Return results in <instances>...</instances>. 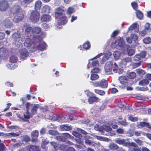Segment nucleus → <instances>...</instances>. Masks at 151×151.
I'll use <instances>...</instances> for the list:
<instances>
[{
	"label": "nucleus",
	"mask_w": 151,
	"mask_h": 151,
	"mask_svg": "<svg viewBox=\"0 0 151 151\" xmlns=\"http://www.w3.org/2000/svg\"><path fill=\"white\" fill-rule=\"evenodd\" d=\"M11 14L14 17L13 20L16 22H19L22 21L24 17L23 10L21 7L18 5H14L10 10Z\"/></svg>",
	"instance_id": "f257e3e1"
},
{
	"label": "nucleus",
	"mask_w": 151,
	"mask_h": 151,
	"mask_svg": "<svg viewBox=\"0 0 151 151\" xmlns=\"http://www.w3.org/2000/svg\"><path fill=\"white\" fill-rule=\"evenodd\" d=\"M39 42L37 36H33L32 39L29 38L26 39L24 44V46L27 47L31 48L29 51L33 52L36 51V44L38 43Z\"/></svg>",
	"instance_id": "f03ea898"
},
{
	"label": "nucleus",
	"mask_w": 151,
	"mask_h": 151,
	"mask_svg": "<svg viewBox=\"0 0 151 151\" xmlns=\"http://www.w3.org/2000/svg\"><path fill=\"white\" fill-rule=\"evenodd\" d=\"M40 16V14L38 12L32 10L29 14V19L32 22L36 23L39 21Z\"/></svg>",
	"instance_id": "7ed1b4c3"
},
{
	"label": "nucleus",
	"mask_w": 151,
	"mask_h": 151,
	"mask_svg": "<svg viewBox=\"0 0 151 151\" xmlns=\"http://www.w3.org/2000/svg\"><path fill=\"white\" fill-rule=\"evenodd\" d=\"M87 95L88 97V100L89 103L92 104L93 103L98 101L99 98L97 97L93 93L87 91Z\"/></svg>",
	"instance_id": "20e7f679"
},
{
	"label": "nucleus",
	"mask_w": 151,
	"mask_h": 151,
	"mask_svg": "<svg viewBox=\"0 0 151 151\" xmlns=\"http://www.w3.org/2000/svg\"><path fill=\"white\" fill-rule=\"evenodd\" d=\"M113 63L111 61L106 62L104 66L105 71L107 75H110L112 73Z\"/></svg>",
	"instance_id": "39448f33"
},
{
	"label": "nucleus",
	"mask_w": 151,
	"mask_h": 151,
	"mask_svg": "<svg viewBox=\"0 0 151 151\" xmlns=\"http://www.w3.org/2000/svg\"><path fill=\"white\" fill-rule=\"evenodd\" d=\"M65 9V8L63 6H59L58 8L56 9L55 12V16L56 18H60V16L65 15V14L63 13Z\"/></svg>",
	"instance_id": "423d86ee"
},
{
	"label": "nucleus",
	"mask_w": 151,
	"mask_h": 151,
	"mask_svg": "<svg viewBox=\"0 0 151 151\" xmlns=\"http://www.w3.org/2000/svg\"><path fill=\"white\" fill-rule=\"evenodd\" d=\"M95 86L101 87L103 88H106L108 87V82L107 81L104 79L95 82L94 84Z\"/></svg>",
	"instance_id": "0eeeda50"
},
{
	"label": "nucleus",
	"mask_w": 151,
	"mask_h": 151,
	"mask_svg": "<svg viewBox=\"0 0 151 151\" xmlns=\"http://www.w3.org/2000/svg\"><path fill=\"white\" fill-rule=\"evenodd\" d=\"M73 134L74 136L76 137L75 140L78 143L82 144L83 143V141L82 138V136L81 134L76 131L73 132Z\"/></svg>",
	"instance_id": "6e6552de"
},
{
	"label": "nucleus",
	"mask_w": 151,
	"mask_h": 151,
	"mask_svg": "<svg viewBox=\"0 0 151 151\" xmlns=\"http://www.w3.org/2000/svg\"><path fill=\"white\" fill-rule=\"evenodd\" d=\"M9 7L7 1L6 0H2L0 1V10L5 11Z\"/></svg>",
	"instance_id": "1a4fd4ad"
},
{
	"label": "nucleus",
	"mask_w": 151,
	"mask_h": 151,
	"mask_svg": "<svg viewBox=\"0 0 151 151\" xmlns=\"http://www.w3.org/2000/svg\"><path fill=\"white\" fill-rule=\"evenodd\" d=\"M38 43L36 44V50L37 49L40 51H43L46 49L47 45L44 42H40V40Z\"/></svg>",
	"instance_id": "9d476101"
},
{
	"label": "nucleus",
	"mask_w": 151,
	"mask_h": 151,
	"mask_svg": "<svg viewBox=\"0 0 151 151\" xmlns=\"http://www.w3.org/2000/svg\"><path fill=\"white\" fill-rule=\"evenodd\" d=\"M119 79L124 87H126L128 86L129 80L127 76H121L119 77Z\"/></svg>",
	"instance_id": "9b49d317"
},
{
	"label": "nucleus",
	"mask_w": 151,
	"mask_h": 151,
	"mask_svg": "<svg viewBox=\"0 0 151 151\" xmlns=\"http://www.w3.org/2000/svg\"><path fill=\"white\" fill-rule=\"evenodd\" d=\"M137 127L138 128L141 129L146 127L151 130V124L149 123L144 122H142L139 123H137Z\"/></svg>",
	"instance_id": "f8f14e48"
},
{
	"label": "nucleus",
	"mask_w": 151,
	"mask_h": 151,
	"mask_svg": "<svg viewBox=\"0 0 151 151\" xmlns=\"http://www.w3.org/2000/svg\"><path fill=\"white\" fill-rule=\"evenodd\" d=\"M33 28L30 26H27L25 30V35L28 37H30L33 34Z\"/></svg>",
	"instance_id": "ddd939ff"
},
{
	"label": "nucleus",
	"mask_w": 151,
	"mask_h": 151,
	"mask_svg": "<svg viewBox=\"0 0 151 151\" xmlns=\"http://www.w3.org/2000/svg\"><path fill=\"white\" fill-rule=\"evenodd\" d=\"M41 20L42 22H47L51 20V16L47 14H44L41 17Z\"/></svg>",
	"instance_id": "4468645a"
},
{
	"label": "nucleus",
	"mask_w": 151,
	"mask_h": 151,
	"mask_svg": "<svg viewBox=\"0 0 151 151\" xmlns=\"http://www.w3.org/2000/svg\"><path fill=\"white\" fill-rule=\"evenodd\" d=\"M29 55V52L25 48L22 49L20 54V57L22 59H25Z\"/></svg>",
	"instance_id": "2eb2a0df"
},
{
	"label": "nucleus",
	"mask_w": 151,
	"mask_h": 151,
	"mask_svg": "<svg viewBox=\"0 0 151 151\" xmlns=\"http://www.w3.org/2000/svg\"><path fill=\"white\" fill-rule=\"evenodd\" d=\"M91 47V45L90 42H86L84 43L83 45H80L78 47L80 48V50H88Z\"/></svg>",
	"instance_id": "dca6fc26"
},
{
	"label": "nucleus",
	"mask_w": 151,
	"mask_h": 151,
	"mask_svg": "<svg viewBox=\"0 0 151 151\" xmlns=\"http://www.w3.org/2000/svg\"><path fill=\"white\" fill-rule=\"evenodd\" d=\"M32 140L33 142L35 141L38 137L39 132L38 131L35 130L33 131L31 134Z\"/></svg>",
	"instance_id": "f3484780"
},
{
	"label": "nucleus",
	"mask_w": 151,
	"mask_h": 151,
	"mask_svg": "<svg viewBox=\"0 0 151 151\" xmlns=\"http://www.w3.org/2000/svg\"><path fill=\"white\" fill-rule=\"evenodd\" d=\"M50 7L47 5H45L42 8L41 13L43 14H49L50 13Z\"/></svg>",
	"instance_id": "a211bd4d"
},
{
	"label": "nucleus",
	"mask_w": 151,
	"mask_h": 151,
	"mask_svg": "<svg viewBox=\"0 0 151 151\" xmlns=\"http://www.w3.org/2000/svg\"><path fill=\"white\" fill-rule=\"evenodd\" d=\"M132 59L130 57H127L122 59L121 63L123 65H126L127 63L131 62Z\"/></svg>",
	"instance_id": "6ab92c4d"
},
{
	"label": "nucleus",
	"mask_w": 151,
	"mask_h": 151,
	"mask_svg": "<svg viewBox=\"0 0 151 151\" xmlns=\"http://www.w3.org/2000/svg\"><path fill=\"white\" fill-rule=\"evenodd\" d=\"M39 106V104H36L32 107L31 111V115L33 116L37 114Z\"/></svg>",
	"instance_id": "aec40b11"
},
{
	"label": "nucleus",
	"mask_w": 151,
	"mask_h": 151,
	"mask_svg": "<svg viewBox=\"0 0 151 151\" xmlns=\"http://www.w3.org/2000/svg\"><path fill=\"white\" fill-rule=\"evenodd\" d=\"M115 142L119 145H124L126 146V144L127 142L124 139H121V138H117L115 139Z\"/></svg>",
	"instance_id": "412c9836"
},
{
	"label": "nucleus",
	"mask_w": 151,
	"mask_h": 151,
	"mask_svg": "<svg viewBox=\"0 0 151 151\" xmlns=\"http://www.w3.org/2000/svg\"><path fill=\"white\" fill-rule=\"evenodd\" d=\"M60 17L57 18L60 19V23L61 24H64L67 22L68 19L65 15L62 16Z\"/></svg>",
	"instance_id": "4be33fe9"
},
{
	"label": "nucleus",
	"mask_w": 151,
	"mask_h": 151,
	"mask_svg": "<svg viewBox=\"0 0 151 151\" xmlns=\"http://www.w3.org/2000/svg\"><path fill=\"white\" fill-rule=\"evenodd\" d=\"M4 25L7 28H9L12 26V22L8 19H6L3 22Z\"/></svg>",
	"instance_id": "5701e85b"
},
{
	"label": "nucleus",
	"mask_w": 151,
	"mask_h": 151,
	"mask_svg": "<svg viewBox=\"0 0 151 151\" xmlns=\"http://www.w3.org/2000/svg\"><path fill=\"white\" fill-rule=\"evenodd\" d=\"M109 149L111 151L117 150L119 148V147L114 143L110 144L109 146Z\"/></svg>",
	"instance_id": "b1692460"
},
{
	"label": "nucleus",
	"mask_w": 151,
	"mask_h": 151,
	"mask_svg": "<svg viewBox=\"0 0 151 151\" xmlns=\"http://www.w3.org/2000/svg\"><path fill=\"white\" fill-rule=\"evenodd\" d=\"M136 76V74L135 72H132L127 74V77L128 79H132L135 78Z\"/></svg>",
	"instance_id": "393cba45"
},
{
	"label": "nucleus",
	"mask_w": 151,
	"mask_h": 151,
	"mask_svg": "<svg viewBox=\"0 0 151 151\" xmlns=\"http://www.w3.org/2000/svg\"><path fill=\"white\" fill-rule=\"evenodd\" d=\"M42 4V2L40 1H37L35 3V10L37 11V10L40 9Z\"/></svg>",
	"instance_id": "a878e982"
},
{
	"label": "nucleus",
	"mask_w": 151,
	"mask_h": 151,
	"mask_svg": "<svg viewBox=\"0 0 151 151\" xmlns=\"http://www.w3.org/2000/svg\"><path fill=\"white\" fill-rule=\"evenodd\" d=\"M5 137H9L18 136L20 135L19 133H16L14 132L7 133H5Z\"/></svg>",
	"instance_id": "bb28decb"
},
{
	"label": "nucleus",
	"mask_w": 151,
	"mask_h": 151,
	"mask_svg": "<svg viewBox=\"0 0 151 151\" xmlns=\"http://www.w3.org/2000/svg\"><path fill=\"white\" fill-rule=\"evenodd\" d=\"M94 91L96 93L102 96L104 95L106 93L105 91L99 89H95Z\"/></svg>",
	"instance_id": "cd10ccee"
},
{
	"label": "nucleus",
	"mask_w": 151,
	"mask_h": 151,
	"mask_svg": "<svg viewBox=\"0 0 151 151\" xmlns=\"http://www.w3.org/2000/svg\"><path fill=\"white\" fill-rule=\"evenodd\" d=\"M149 83V81L146 79L141 80L139 82V85L140 86H145L148 84Z\"/></svg>",
	"instance_id": "c85d7f7f"
},
{
	"label": "nucleus",
	"mask_w": 151,
	"mask_h": 151,
	"mask_svg": "<svg viewBox=\"0 0 151 151\" xmlns=\"http://www.w3.org/2000/svg\"><path fill=\"white\" fill-rule=\"evenodd\" d=\"M136 15L137 18L140 19H142L143 17V13L139 10L137 11Z\"/></svg>",
	"instance_id": "c756f323"
},
{
	"label": "nucleus",
	"mask_w": 151,
	"mask_h": 151,
	"mask_svg": "<svg viewBox=\"0 0 151 151\" xmlns=\"http://www.w3.org/2000/svg\"><path fill=\"white\" fill-rule=\"evenodd\" d=\"M29 151H41L39 147L33 145H31L29 148Z\"/></svg>",
	"instance_id": "7c9ffc66"
},
{
	"label": "nucleus",
	"mask_w": 151,
	"mask_h": 151,
	"mask_svg": "<svg viewBox=\"0 0 151 151\" xmlns=\"http://www.w3.org/2000/svg\"><path fill=\"white\" fill-rule=\"evenodd\" d=\"M143 42L146 44H150L151 43V38L149 37H146L143 39Z\"/></svg>",
	"instance_id": "2f4dec72"
},
{
	"label": "nucleus",
	"mask_w": 151,
	"mask_h": 151,
	"mask_svg": "<svg viewBox=\"0 0 151 151\" xmlns=\"http://www.w3.org/2000/svg\"><path fill=\"white\" fill-rule=\"evenodd\" d=\"M33 29V34H37L40 33L41 31V29L40 27H35Z\"/></svg>",
	"instance_id": "473e14b6"
},
{
	"label": "nucleus",
	"mask_w": 151,
	"mask_h": 151,
	"mask_svg": "<svg viewBox=\"0 0 151 151\" xmlns=\"http://www.w3.org/2000/svg\"><path fill=\"white\" fill-rule=\"evenodd\" d=\"M99 78V76L96 74L91 73V79L92 81H95Z\"/></svg>",
	"instance_id": "72a5a7b5"
},
{
	"label": "nucleus",
	"mask_w": 151,
	"mask_h": 151,
	"mask_svg": "<svg viewBox=\"0 0 151 151\" xmlns=\"http://www.w3.org/2000/svg\"><path fill=\"white\" fill-rule=\"evenodd\" d=\"M118 123L124 126L128 125L129 124L128 122H127L126 119H124V120L118 121Z\"/></svg>",
	"instance_id": "f704fd0d"
},
{
	"label": "nucleus",
	"mask_w": 151,
	"mask_h": 151,
	"mask_svg": "<svg viewBox=\"0 0 151 151\" xmlns=\"http://www.w3.org/2000/svg\"><path fill=\"white\" fill-rule=\"evenodd\" d=\"M137 23H134L132 24L128 28V30L129 31H132L137 28Z\"/></svg>",
	"instance_id": "c9c22d12"
},
{
	"label": "nucleus",
	"mask_w": 151,
	"mask_h": 151,
	"mask_svg": "<svg viewBox=\"0 0 151 151\" xmlns=\"http://www.w3.org/2000/svg\"><path fill=\"white\" fill-rule=\"evenodd\" d=\"M137 73L140 76H142L145 74V72L144 70L140 69L137 70Z\"/></svg>",
	"instance_id": "e433bc0d"
},
{
	"label": "nucleus",
	"mask_w": 151,
	"mask_h": 151,
	"mask_svg": "<svg viewBox=\"0 0 151 151\" xmlns=\"http://www.w3.org/2000/svg\"><path fill=\"white\" fill-rule=\"evenodd\" d=\"M112 70L115 73H117L119 67L118 65L116 63H114L113 65H112Z\"/></svg>",
	"instance_id": "4c0bfd02"
},
{
	"label": "nucleus",
	"mask_w": 151,
	"mask_h": 151,
	"mask_svg": "<svg viewBox=\"0 0 151 151\" xmlns=\"http://www.w3.org/2000/svg\"><path fill=\"white\" fill-rule=\"evenodd\" d=\"M128 118L129 120L133 122H136L138 119V117L133 116L132 115H129Z\"/></svg>",
	"instance_id": "58836bf2"
},
{
	"label": "nucleus",
	"mask_w": 151,
	"mask_h": 151,
	"mask_svg": "<svg viewBox=\"0 0 151 151\" xmlns=\"http://www.w3.org/2000/svg\"><path fill=\"white\" fill-rule=\"evenodd\" d=\"M75 11L74 9L72 7H69L67 11V12L68 15H70Z\"/></svg>",
	"instance_id": "ea45409f"
},
{
	"label": "nucleus",
	"mask_w": 151,
	"mask_h": 151,
	"mask_svg": "<svg viewBox=\"0 0 151 151\" xmlns=\"http://www.w3.org/2000/svg\"><path fill=\"white\" fill-rule=\"evenodd\" d=\"M62 129L66 131L70 130L72 129V128L71 127L67 125H62Z\"/></svg>",
	"instance_id": "a19ab883"
},
{
	"label": "nucleus",
	"mask_w": 151,
	"mask_h": 151,
	"mask_svg": "<svg viewBox=\"0 0 151 151\" xmlns=\"http://www.w3.org/2000/svg\"><path fill=\"white\" fill-rule=\"evenodd\" d=\"M131 5L133 9L135 10H137L138 8V5L137 2H132Z\"/></svg>",
	"instance_id": "79ce46f5"
},
{
	"label": "nucleus",
	"mask_w": 151,
	"mask_h": 151,
	"mask_svg": "<svg viewBox=\"0 0 151 151\" xmlns=\"http://www.w3.org/2000/svg\"><path fill=\"white\" fill-rule=\"evenodd\" d=\"M50 143L55 150H56L58 149L59 145L57 143L54 142H50Z\"/></svg>",
	"instance_id": "37998d69"
},
{
	"label": "nucleus",
	"mask_w": 151,
	"mask_h": 151,
	"mask_svg": "<svg viewBox=\"0 0 151 151\" xmlns=\"http://www.w3.org/2000/svg\"><path fill=\"white\" fill-rule=\"evenodd\" d=\"M49 133L52 135H56L58 134V132L54 130H50L48 131Z\"/></svg>",
	"instance_id": "c03bdc74"
},
{
	"label": "nucleus",
	"mask_w": 151,
	"mask_h": 151,
	"mask_svg": "<svg viewBox=\"0 0 151 151\" xmlns=\"http://www.w3.org/2000/svg\"><path fill=\"white\" fill-rule=\"evenodd\" d=\"M141 59L139 54H137L133 58V60L135 61H138Z\"/></svg>",
	"instance_id": "a18cd8bd"
},
{
	"label": "nucleus",
	"mask_w": 151,
	"mask_h": 151,
	"mask_svg": "<svg viewBox=\"0 0 151 151\" xmlns=\"http://www.w3.org/2000/svg\"><path fill=\"white\" fill-rule=\"evenodd\" d=\"M17 58L14 56H11L10 57V61L11 62L14 63L17 62Z\"/></svg>",
	"instance_id": "49530a36"
},
{
	"label": "nucleus",
	"mask_w": 151,
	"mask_h": 151,
	"mask_svg": "<svg viewBox=\"0 0 151 151\" xmlns=\"http://www.w3.org/2000/svg\"><path fill=\"white\" fill-rule=\"evenodd\" d=\"M100 71V69L99 68H95L92 70L91 73L96 74L99 73Z\"/></svg>",
	"instance_id": "de8ad7c7"
},
{
	"label": "nucleus",
	"mask_w": 151,
	"mask_h": 151,
	"mask_svg": "<svg viewBox=\"0 0 151 151\" xmlns=\"http://www.w3.org/2000/svg\"><path fill=\"white\" fill-rule=\"evenodd\" d=\"M133 146L135 147H137V145L134 142L129 143L127 142V143L126 144V146Z\"/></svg>",
	"instance_id": "09e8293b"
},
{
	"label": "nucleus",
	"mask_w": 151,
	"mask_h": 151,
	"mask_svg": "<svg viewBox=\"0 0 151 151\" xmlns=\"http://www.w3.org/2000/svg\"><path fill=\"white\" fill-rule=\"evenodd\" d=\"M57 139L59 141L64 142L65 141V139L63 136H58L56 137Z\"/></svg>",
	"instance_id": "8fccbe9b"
},
{
	"label": "nucleus",
	"mask_w": 151,
	"mask_h": 151,
	"mask_svg": "<svg viewBox=\"0 0 151 151\" xmlns=\"http://www.w3.org/2000/svg\"><path fill=\"white\" fill-rule=\"evenodd\" d=\"M6 53V50L3 48L0 49V56H3L4 55H5Z\"/></svg>",
	"instance_id": "3c124183"
},
{
	"label": "nucleus",
	"mask_w": 151,
	"mask_h": 151,
	"mask_svg": "<svg viewBox=\"0 0 151 151\" xmlns=\"http://www.w3.org/2000/svg\"><path fill=\"white\" fill-rule=\"evenodd\" d=\"M146 52L144 51H141L139 55H140L141 58H145L146 55Z\"/></svg>",
	"instance_id": "603ef678"
},
{
	"label": "nucleus",
	"mask_w": 151,
	"mask_h": 151,
	"mask_svg": "<svg viewBox=\"0 0 151 151\" xmlns=\"http://www.w3.org/2000/svg\"><path fill=\"white\" fill-rule=\"evenodd\" d=\"M30 137L27 136H25L22 139V141L25 142H28L30 141Z\"/></svg>",
	"instance_id": "864d4df0"
},
{
	"label": "nucleus",
	"mask_w": 151,
	"mask_h": 151,
	"mask_svg": "<svg viewBox=\"0 0 151 151\" xmlns=\"http://www.w3.org/2000/svg\"><path fill=\"white\" fill-rule=\"evenodd\" d=\"M41 26L45 30L48 29L50 27L49 25L46 23L42 24Z\"/></svg>",
	"instance_id": "5fc2aeb1"
},
{
	"label": "nucleus",
	"mask_w": 151,
	"mask_h": 151,
	"mask_svg": "<svg viewBox=\"0 0 151 151\" xmlns=\"http://www.w3.org/2000/svg\"><path fill=\"white\" fill-rule=\"evenodd\" d=\"M124 132V129L121 128H119L116 130V132L118 134H123Z\"/></svg>",
	"instance_id": "6e6d98bb"
},
{
	"label": "nucleus",
	"mask_w": 151,
	"mask_h": 151,
	"mask_svg": "<svg viewBox=\"0 0 151 151\" xmlns=\"http://www.w3.org/2000/svg\"><path fill=\"white\" fill-rule=\"evenodd\" d=\"M134 53V51L133 49H130L128 51V55L129 56L132 55Z\"/></svg>",
	"instance_id": "4d7b16f0"
},
{
	"label": "nucleus",
	"mask_w": 151,
	"mask_h": 151,
	"mask_svg": "<svg viewBox=\"0 0 151 151\" xmlns=\"http://www.w3.org/2000/svg\"><path fill=\"white\" fill-rule=\"evenodd\" d=\"M131 37L132 40L134 41H136L138 38L137 35L135 34L132 35Z\"/></svg>",
	"instance_id": "13d9d810"
},
{
	"label": "nucleus",
	"mask_w": 151,
	"mask_h": 151,
	"mask_svg": "<svg viewBox=\"0 0 151 151\" xmlns=\"http://www.w3.org/2000/svg\"><path fill=\"white\" fill-rule=\"evenodd\" d=\"M114 55L115 59H118L120 57V54L118 51L115 52L114 53Z\"/></svg>",
	"instance_id": "bf43d9fd"
},
{
	"label": "nucleus",
	"mask_w": 151,
	"mask_h": 151,
	"mask_svg": "<svg viewBox=\"0 0 151 151\" xmlns=\"http://www.w3.org/2000/svg\"><path fill=\"white\" fill-rule=\"evenodd\" d=\"M22 144L21 142H19L17 143L14 144L13 145V147L15 148H18L19 147L22 146Z\"/></svg>",
	"instance_id": "052dcab7"
},
{
	"label": "nucleus",
	"mask_w": 151,
	"mask_h": 151,
	"mask_svg": "<svg viewBox=\"0 0 151 151\" xmlns=\"http://www.w3.org/2000/svg\"><path fill=\"white\" fill-rule=\"evenodd\" d=\"M99 64V61L97 60L93 61L92 63V65L93 67L98 66Z\"/></svg>",
	"instance_id": "680f3d73"
},
{
	"label": "nucleus",
	"mask_w": 151,
	"mask_h": 151,
	"mask_svg": "<svg viewBox=\"0 0 151 151\" xmlns=\"http://www.w3.org/2000/svg\"><path fill=\"white\" fill-rule=\"evenodd\" d=\"M119 33V32L118 31L115 30L112 33L111 37H114L118 35Z\"/></svg>",
	"instance_id": "e2e57ef3"
},
{
	"label": "nucleus",
	"mask_w": 151,
	"mask_h": 151,
	"mask_svg": "<svg viewBox=\"0 0 151 151\" xmlns=\"http://www.w3.org/2000/svg\"><path fill=\"white\" fill-rule=\"evenodd\" d=\"M85 143L87 145H88L90 146L93 145V143L91 142L90 140L88 139H86L85 141Z\"/></svg>",
	"instance_id": "0e129e2a"
},
{
	"label": "nucleus",
	"mask_w": 151,
	"mask_h": 151,
	"mask_svg": "<svg viewBox=\"0 0 151 151\" xmlns=\"http://www.w3.org/2000/svg\"><path fill=\"white\" fill-rule=\"evenodd\" d=\"M119 45L120 47H122L124 45V41L123 39H120L118 42Z\"/></svg>",
	"instance_id": "69168bd1"
},
{
	"label": "nucleus",
	"mask_w": 151,
	"mask_h": 151,
	"mask_svg": "<svg viewBox=\"0 0 151 151\" xmlns=\"http://www.w3.org/2000/svg\"><path fill=\"white\" fill-rule=\"evenodd\" d=\"M5 147L4 144L0 143V151H5Z\"/></svg>",
	"instance_id": "338daca9"
},
{
	"label": "nucleus",
	"mask_w": 151,
	"mask_h": 151,
	"mask_svg": "<svg viewBox=\"0 0 151 151\" xmlns=\"http://www.w3.org/2000/svg\"><path fill=\"white\" fill-rule=\"evenodd\" d=\"M118 106L119 107L123 109H125L126 108V106H125L121 102H119L118 103Z\"/></svg>",
	"instance_id": "774afa93"
}]
</instances>
